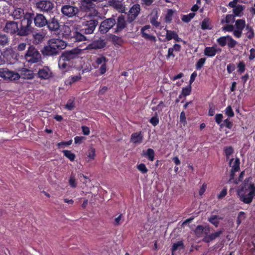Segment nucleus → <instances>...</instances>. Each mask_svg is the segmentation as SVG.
Wrapping results in <instances>:
<instances>
[{
  "label": "nucleus",
  "instance_id": "11",
  "mask_svg": "<svg viewBox=\"0 0 255 255\" xmlns=\"http://www.w3.org/2000/svg\"><path fill=\"white\" fill-rule=\"evenodd\" d=\"M116 25V19L113 17L107 18L103 21L99 27V31L102 34L106 33Z\"/></svg>",
  "mask_w": 255,
  "mask_h": 255
},
{
  "label": "nucleus",
  "instance_id": "44",
  "mask_svg": "<svg viewBox=\"0 0 255 255\" xmlns=\"http://www.w3.org/2000/svg\"><path fill=\"white\" fill-rule=\"evenodd\" d=\"M27 44L25 42L18 43L17 45L13 47V49L19 52H21L26 49Z\"/></svg>",
  "mask_w": 255,
  "mask_h": 255
},
{
  "label": "nucleus",
  "instance_id": "47",
  "mask_svg": "<svg viewBox=\"0 0 255 255\" xmlns=\"http://www.w3.org/2000/svg\"><path fill=\"white\" fill-rule=\"evenodd\" d=\"M206 59L205 58H201L196 62L195 66L197 70H200L206 62Z\"/></svg>",
  "mask_w": 255,
  "mask_h": 255
},
{
  "label": "nucleus",
  "instance_id": "18",
  "mask_svg": "<svg viewBox=\"0 0 255 255\" xmlns=\"http://www.w3.org/2000/svg\"><path fill=\"white\" fill-rule=\"evenodd\" d=\"M46 26L50 31H56L59 29L60 23L58 19L54 16L47 20Z\"/></svg>",
  "mask_w": 255,
  "mask_h": 255
},
{
  "label": "nucleus",
  "instance_id": "30",
  "mask_svg": "<svg viewBox=\"0 0 255 255\" xmlns=\"http://www.w3.org/2000/svg\"><path fill=\"white\" fill-rule=\"evenodd\" d=\"M204 54L209 57H213L216 55V51L213 45L211 47H206L204 50Z\"/></svg>",
  "mask_w": 255,
  "mask_h": 255
},
{
  "label": "nucleus",
  "instance_id": "45",
  "mask_svg": "<svg viewBox=\"0 0 255 255\" xmlns=\"http://www.w3.org/2000/svg\"><path fill=\"white\" fill-rule=\"evenodd\" d=\"M191 85L189 84L187 87L182 88L181 91L182 95H183V96L184 97L190 95L191 92Z\"/></svg>",
  "mask_w": 255,
  "mask_h": 255
},
{
  "label": "nucleus",
  "instance_id": "17",
  "mask_svg": "<svg viewBox=\"0 0 255 255\" xmlns=\"http://www.w3.org/2000/svg\"><path fill=\"white\" fill-rule=\"evenodd\" d=\"M116 27L115 28V33H118L122 31L127 25L126 21L125 20V16L121 15L119 16L117 20H116Z\"/></svg>",
  "mask_w": 255,
  "mask_h": 255
},
{
  "label": "nucleus",
  "instance_id": "16",
  "mask_svg": "<svg viewBox=\"0 0 255 255\" xmlns=\"http://www.w3.org/2000/svg\"><path fill=\"white\" fill-rule=\"evenodd\" d=\"M106 45V42L105 39L101 38L97 40H94L92 43L89 44L87 46V49H99L105 47Z\"/></svg>",
  "mask_w": 255,
  "mask_h": 255
},
{
  "label": "nucleus",
  "instance_id": "6",
  "mask_svg": "<svg viewBox=\"0 0 255 255\" xmlns=\"http://www.w3.org/2000/svg\"><path fill=\"white\" fill-rule=\"evenodd\" d=\"M217 42L221 47L227 45L230 49L234 48L238 44L237 41L229 35L220 37L217 39Z\"/></svg>",
  "mask_w": 255,
  "mask_h": 255
},
{
  "label": "nucleus",
  "instance_id": "10",
  "mask_svg": "<svg viewBox=\"0 0 255 255\" xmlns=\"http://www.w3.org/2000/svg\"><path fill=\"white\" fill-rule=\"evenodd\" d=\"M0 77L5 80L15 81L20 78V76L18 73L10 71L7 68H0Z\"/></svg>",
  "mask_w": 255,
  "mask_h": 255
},
{
  "label": "nucleus",
  "instance_id": "32",
  "mask_svg": "<svg viewBox=\"0 0 255 255\" xmlns=\"http://www.w3.org/2000/svg\"><path fill=\"white\" fill-rule=\"evenodd\" d=\"M210 19L209 18H205L202 21L201 27L203 30L212 29V25L210 23Z\"/></svg>",
  "mask_w": 255,
  "mask_h": 255
},
{
  "label": "nucleus",
  "instance_id": "34",
  "mask_svg": "<svg viewBox=\"0 0 255 255\" xmlns=\"http://www.w3.org/2000/svg\"><path fill=\"white\" fill-rule=\"evenodd\" d=\"M235 15L234 14H227L225 19H222L221 21V24L224 23H230L234 22L235 21Z\"/></svg>",
  "mask_w": 255,
  "mask_h": 255
},
{
  "label": "nucleus",
  "instance_id": "42",
  "mask_svg": "<svg viewBox=\"0 0 255 255\" xmlns=\"http://www.w3.org/2000/svg\"><path fill=\"white\" fill-rule=\"evenodd\" d=\"M9 39L8 37L2 34H0V45L5 46L8 44Z\"/></svg>",
  "mask_w": 255,
  "mask_h": 255
},
{
  "label": "nucleus",
  "instance_id": "41",
  "mask_svg": "<svg viewBox=\"0 0 255 255\" xmlns=\"http://www.w3.org/2000/svg\"><path fill=\"white\" fill-rule=\"evenodd\" d=\"M75 107V103L74 99H69L67 104L65 105V109L68 111L73 110Z\"/></svg>",
  "mask_w": 255,
  "mask_h": 255
},
{
  "label": "nucleus",
  "instance_id": "52",
  "mask_svg": "<svg viewBox=\"0 0 255 255\" xmlns=\"http://www.w3.org/2000/svg\"><path fill=\"white\" fill-rule=\"evenodd\" d=\"M137 168L142 174L146 173L148 172V169L144 163L137 165Z\"/></svg>",
  "mask_w": 255,
  "mask_h": 255
},
{
  "label": "nucleus",
  "instance_id": "9",
  "mask_svg": "<svg viewBox=\"0 0 255 255\" xmlns=\"http://www.w3.org/2000/svg\"><path fill=\"white\" fill-rule=\"evenodd\" d=\"M249 192L247 194H243L240 195V200L245 204H250L255 197V186L251 184L248 187Z\"/></svg>",
  "mask_w": 255,
  "mask_h": 255
},
{
  "label": "nucleus",
  "instance_id": "43",
  "mask_svg": "<svg viewBox=\"0 0 255 255\" xmlns=\"http://www.w3.org/2000/svg\"><path fill=\"white\" fill-rule=\"evenodd\" d=\"M195 14L194 12H191L187 15H183L181 19L183 21L188 23L195 16Z\"/></svg>",
  "mask_w": 255,
  "mask_h": 255
},
{
  "label": "nucleus",
  "instance_id": "63",
  "mask_svg": "<svg viewBox=\"0 0 255 255\" xmlns=\"http://www.w3.org/2000/svg\"><path fill=\"white\" fill-rule=\"evenodd\" d=\"M95 152V149L94 148H91L90 150H89V151H88V157L90 158L91 159H94L96 155Z\"/></svg>",
  "mask_w": 255,
  "mask_h": 255
},
{
  "label": "nucleus",
  "instance_id": "28",
  "mask_svg": "<svg viewBox=\"0 0 255 255\" xmlns=\"http://www.w3.org/2000/svg\"><path fill=\"white\" fill-rule=\"evenodd\" d=\"M21 74L22 77L26 79H32L35 76L33 71L25 68L21 71Z\"/></svg>",
  "mask_w": 255,
  "mask_h": 255
},
{
  "label": "nucleus",
  "instance_id": "59",
  "mask_svg": "<svg viewBox=\"0 0 255 255\" xmlns=\"http://www.w3.org/2000/svg\"><path fill=\"white\" fill-rule=\"evenodd\" d=\"M223 31L232 32L235 30V26L232 24H227L222 27Z\"/></svg>",
  "mask_w": 255,
  "mask_h": 255
},
{
  "label": "nucleus",
  "instance_id": "21",
  "mask_svg": "<svg viewBox=\"0 0 255 255\" xmlns=\"http://www.w3.org/2000/svg\"><path fill=\"white\" fill-rule=\"evenodd\" d=\"M143 139V134L141 131L133 132L131 134L130 141L134 144H140Z\"/></svg>",
  "mask_w": 255,
  "mask_h": 255
},
{
  "label": "nucleus",
  "instance_id": "4",
  "mask_svg": "<svg viewBox=\"0 0 255 255\" xmlns=\"http://www.w3.org/2000/svg\"><path fill=\"white\" fill-rule=\"evenodd\" d=\"M24 59L28 65L40 63L42 60L41 54L33 45H29L24 54Z\"/></svg>",
  "mask_w": 255,
  "mask_h": 255
},
{
  "label": "nucleus",
  "instance_id": "62",
  "mask_svg": "<svg viewBox=\"0 0 255 255\" xmlns=\"http://www.w3.org/2000/svg\"><path fill=\"white\" fill-rule=\"evenodd\" d=\"M236 69V65L234 63H229L227 66V71L229 74L232 73Z\"/></svg>",
  "mask_w": 255,
  "mask_h": 255
},
{
  "label": "nucleus",
  "instance_id": "61",
  "mask_svg": "<svg viewBox=\"0 0 255 255\" xmlns=\"http://www.w3.org/2000/svg\"><path fill=\"white\" fill-rule=\"evenodd\" d=\"M225 153L227 158H229L233 153V148L232 146L227 147L225 148Z\"/></svg>",
  "mask_w": 255,
  "mask_h": 255
},
{
  "label": "nucleus",
  "instance_id": "20",
  "mask_svg": "<svg viewBox=\"0 0 255 255\" xmlns=\"http://www.w3.org/2000/svg\"><path fill=\"white\" fill-rule=\"evenodd\" d=\"M151 28L150 25H146L144 26H143L141 30V34L142 35V37L144 38L145 39L151 41H156V37L154 35H152L149 34L150 32L149 31V33H147L146 32V30H149Z\"/></svg>",
  "mask_w": 255,
  "mask_h": 255
},
{
  "label": "nucleus",
  "instance_id": "19",
  "mask_svg": "<svg viewBox=\"0 0 255 255\" xmlns=\"http://www.w3.org/2000/svg\"><path fill=\"white\" fill-rule=\"evenodd\" d=\"M96 1L97 0H81V8L85 11V13L87 11H93L94 9H91L95 6L94 2Z\"/></svg>",
  "mask_w": 255,
  "mask_h": 255
},
{
  "label": "nucleus",
  "instance_id": "38",
  "mask_svg": "<svg viewBox=\"0 0 255 255\" xmlns=\"http://www.w3.org/2000/svg\"><path fill=\"white\" fill-rule=\"evenodd\" d=\"M237 66L238 68V73L241 74L243 73L246 70V64L244 61H240L237 64Z\"/></svg>",
  "mask_w": 255,
  "mask_h": 255
},
{
  "label": "nucleus",
  "instance_id": "23",
  "mask_svg": "<svg viewBox=\"0 0 255 255\" xmlns=\"http://www.w3.org/2000/svg\"><path fill=\"white\" fill-rule=\"evenodd\" d=\"M194 232L196 237L198 238L204 237L210 232V228L208 227H204L202 225H198L196 228Z\"/></svg>",
  "mask_w": 255,
  "mask_h": 255
},
{
  "label": "nucleus",
  "instance_id": "55",
  "mask_svg": "<svg viewBox=\"0 0 255 255\" xmlns=\"http://www.w3.org/2000/svg\"><path fill=\"white\" fill-rule=\"evenodd\" d=\"M157 16H154L152 17L150 19L151 24L155 27H158L160 25V22L157 20Z\"/></svg>",
  "mask_w": 255,
  "mask_h": 255
},
{
  "label": "nucleus",
  "instance_id": "14",
  "mask_svg": "<svg viewBox=\"0 0 255 255\" xmlns=\"http://www.w3.org/2000/svg\"><path fill=\"white\" fill-rule=\"evenodd\" d=\"M37 77L42 80H48L53 77L51 70L47 66L40 68L37 73Z\"/></svg>",
  "mask_w": 255,
  "mask_h": 255
},
{
  "label": "nucleus",
  "instance_id": "13",
  "mask_svg": "<svg viewBox=\"0 0 255 255\" xmlns=\"http://www.w3.org/2000/svg\"><path fill=\"white\" fill-rule=\"evenodd\" d=\"M140 10V6L139 4H133L128 11L127 21L129 23L133 21L138 15Z\"/></svg>",
  "mask_w": 255,
  "mask_h": 255
},
{
  "label": "nucleus",
  "instance_id": "54",
  "mask_svg": "<svg viewBox=\"0 0 255 255\" xmlns=\"http://www.w3.org/2000/svg\"><path fill=\"white\" fill-rule=\"evenodd\" d=\"M224 125H225V126L226 128H228L229 129H231L233 128V123L232 122H231L230 121V120L228 119H227L224 120V124H221L220 125V127L222 128L223 127Z\"/></svg>",
  "mask_w": 255,
  "mask_h": 255
},
{
  "label": "nucleus",
  "instance_id": "3",
  "mask_svg": "<svg viewBox=\"0 0 255 255\" xmlns=\"http://www.w3.org/2000/svg\"><path fill=\"white\" fill-rule=\"evenodd\" d=\"M66 46V42L60 39L53 38L48 42V45L45 46L41 50L44 56H54L59 54V51Z\"/></svg>",
  "mask_w": 255,
  "mask_h": 255
},
{
  "label": "nucleus",
  "instance_id": "15",
  "mask_svg": "<svg viewBox=\"0 0 255 255\" xmlns=\"http://www.w3.org/2000/svg\"><path fill=\"white\" fill-rule=\"evenodd\" d=\"M80 53V50L78 49H73L70 51H66L63 52L60 57L64 59L68 62L73 60L78 57V54Z\"/></svg>",
  "mask_w": 255,
  "mask_h": 255
},
{
  "label": "nucleus",
  "instance_id": "50",
  "mask_svg": "<svg viewBox=\"0 0 255 255\" xmlns=\"http://www.w3.org/2000/svg\"><path fill=\"white\" fill-rule=\"evenodd\" d=\"M149 122L154 127L156 126L159 124V120L157 116V113H155V116L151 117Z\"/></svg>",
  "mask_w": 255,
  "mask_h": 255
},
{
  "label": "nucleus",
  "instance_id": "51",
  "mask_svg": "<svg viewBox=\"0 0 255 255\" xmlns=\"http://www.w3.org/2000/svg\"><path fill=\"white\" fill-rule=\"evenodd\" d=\"M108 61V60L106 57L102 56L97 58L96 63L98 65H99L104 64V63H107Z\"/></svg>",
  "mask_w": 255,
  "mask_h": 255
},
{
  "label": "nucleus",
  "instance_id": "58",
  "mask_svg": "<svg viewBox=\"0 0 255 255\" xmlns=\"http://www.w3.org/2000/svg\"><path fill=\"white\" fill-rule=\"evenodd\" d=\"M63 32L62 33L63 35L65 37H69L70 34L71 33V30H70V27L68 26L65 25L63 28Z\"/></svg>",
  "mask_w": 255,
  "mask_h": 255
},
{
  "label": "nucleus",
  "instance_id": "35",
  "mask_svg": "<svg viewBox=\"0 0 255 255\" xmlns=\"http://www.w3.org/2000/svg\"><path fill=\"white\" fill-rule=\"evenodd\" d=\"M244 9V5L238 4L233 9V11L235 16H242V11Z\"/></svg>",
  "mask_w": 255,
  "mask_h": 255
},
{
  "label": "nucleus",
  "instance_id": "40",
  "mask_svg": "<svg viewBox=\"0 0 255 255\" xmlns=\"http://www.w3.org/2000/svg\"><path fill=\"white\" fill-rule=\"evenodd\" d=\"M62 152L64 153V156L68 158L70 161H73L75 160L76 155L70 150H64Z\"/></svg>",
  "mask_w": 255,
  "mask_h": 255
},
{
  "label": "nucleus",
  "instance_id": "24",
  "mask_svg": "<svg viewBox=\"0 0 255 255\" xmlns=\"http://www.w3.org/2000/svg\"><path fill=\"white\" fill-rule=\"evenodd\" d=\"M85 33L81 32V28L79 31H76L74 33L73 38L74 39L75 42H81L89 40L87 36H85Z\"/></svg>",
  "mask_w": 255,
  "mask_h": 255
},
{
  "label": "nucleus",
  "instance_id": "60",
  "mask_svg": "<svg viewBox=\"0 0 255 255\" xmlns=\"http://www.w3.org/2000/svg\"><path fill=\"white\" fill-rule=\"evenodd\" d=\"M72 143V140H69L67 141H62L57 143V146L58 147H64L65 146H67L70 145Z\"/></svg>",
  "mask_w": 255,
  "mask_h": 255
},
{
  "label": "nucleus",
  "instance_id": "39",
  "mask_svg": "<svg viewBox=\"0 0 255 255\" xmlns=\"http://www.w3.org/2000/svg\"><path fill=\"white\" fill-rule=\"evenodd\" d=\"M174 11L172 9H168L165 17V21L167 23H171Z\"/></svg>",
  "mask_w": 255,
  "mask_h": 255
},
{
  "label": "nucleus",
  "instance_id": "64",
  "mask_svg": "<svg viewBox=\"0 0 255 255\" xmlns=\"http://www.w3.org/2000/svg\"><path fill=\"white\" fill-rule=\"evenodd\" d=\"M223 119V115L222 114H217L215 116V122L218 125H221Z\"/></svg>",
  "mask_w": 255,
  "mask_h": 255
},
{
  "label": "nucleus",
  "instance_id": "48",
  "mask_svg": "<svg viewBox=\"0 0 255 255\" xmlns=\"http://www.w3.org/2000/svg\"><path fill=\"white\" fill-rule=\"evenodd\" d=\"M240 160L238 158H236L235 160L233 165L232 166L231 170L233 171H239L240 170Z\"/></svg>",
  "mask_w": 255,
  "mask_h": 255
},
{
  "label": "nucleus",
  "instance_id": "37",
  "mask_svg": "<svg viewBox=\"0 0 255 255\" xmlns=\"http://www.w3.org/2000/svg\"><path fill=\"white\" fill-rule=\"evenodd\" d=\"M67 61L65 60L64 59L60 57L59 60L58 61V66L59 68L62 70L66 71L68 66V64L67 63Z\"/></svg>",
  "mask_w": 255,
  "mask_h": 255
},
{
  "label": "nucleus",
  "instance_id": "31",
  "mask_svg": "<svg viewBox=\"0 0 255 255\" xmlns=\"http://www.w3.org/2000/svg\"><path fill=\"white\" fill-rule=\"evenodd\" d=\"M81 78L82 77L80 75L71 76L66 80L65 84L66 85L71 86L73 83L80 80Z\"/></svg>",
  "mask_w": 255,
  "mask_h": 255
},
{
  "label": "nucleus",
  "instance_id": "1",
  "mask_svg": "<svg viewBox=\"0 0 255 255\" xmlns=\"http://www.w3.org/2000/svg\"><path fill=\"white\" fill-rule=\"evenodd\" d=\"M33 21L34 25L39 28L43 27L47 24V19L43 14L38 13L35 14L33 12H26L24 18H23V26L21 29L24 34L28 33L29 35L32 32L33 29L32 26Z\"/></svg>",
  "mask_w": 255,
  "mask_h": 255
},
{
  "label": "nucleus",
  "instance_id": "12",
  "mask_svg": "<svg viewBox=\"0 0 255 255\" xmlns=\"http://www.w3.org/2000/svg\"><path fill=\"white\" fill-rule=\"evenodd\" d=\"M246 21L244 19H239L235 21V30L233 32L234 36L238 38L241 37L243 30L246 28Z\"/></svg>",
  "mask_w": 255,
  "mask_h": 255
},
{
  "label": "nucleus",
  "instance_id": "5",
  "mask_svg": "<svg viewBox=\"0 0 255 255\" xmlns=\"http://www.w3.org/2000/svg\"><path fill=\"white\" fill-rule=\"evenodd\" d=\"M22 22L23 18L21 20L20 26L18 27L17 22L13 21H7L3 28V31L11 35L16 33L17 35L20 36H27L29 35L28 33L24 34L21 30L23 26Z\"/></svg>",
  "mask_w": 255,
  "mask_h": 255
},
{
  "label": "nucleus",
  "instance_id": "2",
  "mask_svg": "<svg viewBox=\"0 0 255 255\" xmlns=\"http://www.w3.org/2000/svg\"><path fill=\"white\" fill-rule=\"evenodd\" d=\"M99 18V13L97 10L87 11L85 15L81 17L83 20L81 32L85 34H92L98 24Z\"/></svg>",
  "mask_w": 255,
  "mask_h": 255
},
{
  "label": "nucleus",
  "instance_id": "25",
  "mask_svg": "<svg viewBox=\"0 0 255 255\" xmlns=\"http://www.w3.org/2000/svg\"><path fill=\"white\" fill-rule=\"evenodd\" d=\"M110 4L119 12H124L125 10V7L120 0H112L110 1Z\"/></svg>",
  "mask_w": 255,
  "mask_h": 255
},
{
  "label": "nucleus",
  "instance_id": "36",
  "mask_svg": "<svg viewBox=\"0 0 255 255\" xmlns=\"http://www.w3.org/2000/svg\"><path fill=\"white\" fill-rule=\"evenodd\" d=\"M246 36L249 39H252L254 38L255 34L254 32V29L249 25H247L246 26Z\"/></svg>",
  "mask_w": 255,
  "mask_h": 255
},
{
  "label": "nucleus",
  "instance_id": "57",
  "mask_svg": "<svg viewBox=\"0 0 255 255\" xmlns=\"http://www.w3.org/2000/svg\"><path fill=\"white\" fill-rule=\"evenodd\" d=\"M225 114L229 117H233L235 115L231 106H228L225 109Z\"/></svg>",
  "mask_w": 255,
  "mask_h": 255
},
{
  "label": "nucleus",
  "instance_id": "27",
  "mask_svg": "<svg viewBox=\"0 0 255 255\" xmlns=\"http://www.w3.org/2000/svg\"><path fill=\"white\" fill-rule=\"evenodd\" d=\"M45 35L42 32H35L33 34V43L39 44L43 40Z\"/></svg>",
  "mask_w": 255,
  "mask_h": 255
},
{
  "label": "nucleus",
  "instance_id": "8",
  "mask_svg": "<svg viewBox=\"0 0 255 255\" xmlns=\"http://www.w3.org/2000/svg\"><path fill=\"white\" fill-rule=\"evenodd\" d=\"M36 7L40 11L50 13L54 7V4L50 0H41L36 2Z\"/></svg>",
  "mask_w": 255,
  "mask_h": 255
},
{
  "label": "nucleus",
  "instance_id": "46",
  "mask_svg": "<svg viewBox=\"0 0 255 255\" xmlns=\"http://www.w3.org/2000/svg\"><path fill=\"white\" fill-rule=\"evenodd\" d=\"M184 247L183 243L182 241H178L176 243L173 244L171 250H172V254L173 255V252L177 251L180 247L183 248Z\"/></svg>",
  "mask_w": 255,
  "mask_h": 255
},
{
  "label": "nucleus",
  "instance_id": "7",
  "mask_svg": "<svg viewBox=\"0 0 255 255\" xmlns=\"http://www.w3.org/2000/svg\"><path fill=\"white\" fill-rule=\"evenodd\" d=\"M61 11L64 16L73 17L78 14L79 9L75 6L66 4L62 6Z\"/></svg>",
  "mask_w": 255,
  "mask_h": 255
},
{
  "label": "nucleus",
  "instance_id": "26",
  "mask_svg": "<svg viewBox=\"0 0 255 255\" xmlns=\"http://www.w3.org/2000/svg\"><path fill=\"white\" fill-rule=\"evenodd\" d=\"M25 13L24 10L20 8H16L14 9L12 13V16L15 19H19L23 17L24 18Z\"/></svg>",
  "mask_w": 255,
  "mask_h": 255
},
{
  "label": "nucleus",
  "instance_id": "56",
  "mask_svg": "<svg viewBox=\"0 0 255 255\" xmlns=\"http://www.w3.org/2000/svg\"><path fill=\"white\" fill-rule=\"evenodd\" d=\"M245 213L243 211H241L239 213L237 219V224L238 225H240L242 220L245 218Z\"/></svg>",
  "mask_w": 255,
  "mask_h": 255
},
{
  "label": "nucleus",
  "instance_id": "49",
  "mask_svg": "<svg viewBox=\"0 0 255 255\" xmlns=\"http://www.w3.org/2000/svg\"><path fill=\"white\" fill-rule=\"evenodd\" d=\"M177 33L174 31H171L169 30H166V39L168 40H171V39L174 38L175 36L176 35Z\"/></svg>",
  "mask_w": 255,
  "mask_h": 255
},
{
  "label": "nucleus",
  "instance_id": "53",
  "mask_svg": "<svg viewBox=\"0 0 255 255\" xmlns=\"http://www.w3.org/2000/svg\"><path fill=\"white\" fill-rule=\"evenodd\" d=\"M165 107V105L164 103L162 101H160L157 106L152 107L151 109L153 111H158V112H161L162 109Z\"/></svg>",
  "mask_w": 255,
  "mask_h": 255
},
{
  "label": "nucleus",
  "instance_id": "22",
  "mask_svg": "<svg viewBox=\"0 0 255 255\" xmlns=\"http://www.w3.org/2000/svg\"><path fill=\"white\" fill-rule=\"evenodd\" d=\"M223 232L224 229H222L210 235L206 234V235L204 237L202 241L204 243H209L211 241L218 238L223 233Z\"/></svg>",
  "mask_w": 255,
  "mask_h": 255
},
{
  "label": "nucleus",
  "instance_id": "29",
  "mask_svg": "<svg viewBox=\"0 0 255 255\" xmlns=\"http://www.w3.org/2000/svg\"><path fill=\"white\" fill-rule=\"evenodd\" d=\"M142 155L147 157L150 161H153L154 159L155 152L152 148H148L146 151H142Z\"/></svg>",
  "mask_w": 255,
  "mask_h": 255
},
{
  "label": "nucleus",
  "instance_id": "33",
  "mask_svg": "<svg viewBox=\"0 0 255 255\" xmlns=\"http://www.w3.org/2000/svg\"><path fill=\"white\" fill-rule=\"evenodd\" d=\"M222 220V218L218 215H211L209 218L208 221L216 227H218L219 224V220Z\"/></svg>",
  "mask_w": 255,
  "mask_h": 255
}]
</instances>
